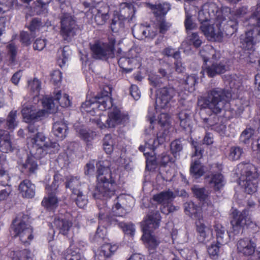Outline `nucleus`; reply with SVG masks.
<instances>
[{
    "label": "nucleus",
    "mask_w": 260,
    "mask_h": 260,
    "mask_svg": "<svg viewBox=\"0 0 260 260\" xmlns=\"http://www.w3.org/2000/svg\"><path fill=\"white\" fill-rule=\"evenodd\" d=\"M225 21L221 23L223 32L228 36H232L237 29V23L236 21L230 20L226 21V19L223 17Z\"/></svg>",
    "instance_id": "obj_33"
},
{
    "label": "nucleus",
    "mask_w": 260,
    "mask_h": 260,
    "mask_svg": "<svg viewBox=\"0 0 260 260\" xmlns=\"http://www.w3.org/2000/svg\"><path fill=\"white\" fill-rule=\"evenodd\" d=\"M50 191V190H49ZM49 192L47 197H45L42 202V205L48 210H53L58 206V200L56 194Z\"/></svg>",
    "instance_id": "obj_31"
},
{
    "label": "nucleus",
    "mask_w": 260,
    "mask_h": 260,
    "mask_svg": "<svg viewBox=\"0 0 260 260\" xmlns=\"http://www.w3.org/2000/svg\"><path fill=\"white\" fill-rule=\"evenodd\" d=\"M232 215L233 219L231 223L235 234H239L244 225H248L250 222L246 210H244L242 212L235 210L233 212Z\"/></svg>",
    "instance_id": "obj_16"
},
{
    "label": "nucleus",
    "mask_w": 260,
    "mask_h": 260,
    "mask_svg": "<svg viewBox=\"0 0 260 260\" xmlns=\"http://www.w3.org/2000/svg\"><path fill=\"white\" fill-rule=\"evenodd\" d=\"M54 226L59 230V233L67 235L72 226V223L66 219H55L53 222Z\"/></svg>",
    "instance_id": "obj_29"
},
{
    "label": "nucleus",
    "mask_w": 260,
    "mask_h": 260,
    "mask_svg": "<svg viewBox=\"0 0 260 260\" xmlns=\"http://www.w3.org/2000/svg\"><path fill=\"white\" fill-rule=\"evenodd\" d=\"M109 16L107 12H103L102 9L97 10L94 20L98 25H103L109 19Z\"/></svg>",
    "instance_id": "obj_54"
},
{
    "label": "nucleus",
    "mask_w": 260,
    "mask_h": 260,
    "mask_svg": "<svg viewBox=\"0 0 260 260\" xmlns=\"http://www.w3.org/2000/svg\"><path fill=\"white\" fill-rule=\"evenodd\" d=\"M254 133V129L251 128H247L244 130L240 137V142L244 144H248L250 139Z\"/></svg>",
    "instance_id": "obj_55"
},
{
    "label": "nucleus",
    "mask_w": 260,
    "mask_h": 260,
    "mask_svg": "<svg viewBox=\"0 0 260 260\" xmlns=\"http://www.w3.org/2000/svg\"><path fill=\"white\" fill-rule=\"evenodd\" d=\"M128 120V116L121 112L116 107H113L109 113L108 118L105 115H100V118L92 119L94 123L101 129L106 127H114L116 125L123 123Z\"/></svg>",
    "instance_id": "obj_7"
},
{
    "label": "nucleus",
    "mask_w": 260,
    "mask_h": 260,
    "mask_svg": "<svg viewBox=\"0 0 260 260\" xmlns=\"http://www.w3.org/2000/svg\"><path fill=\"white\" fill-rule=\"evenodd\" d=\"M160 219V215L157 211H152L147 215L141 222L144 238H147L148 235H151V232L158 228Z\"/></svg>",
    "instance_id": "obj_14"
},
{
    "label": "nucleus",
    "mask_w": 260,
    "mask_h": 260,
    "mask_svg": "<svg viewBox=\"0 0 260 260\" xmlns=\"http://www.w3.org/2000/svg\"><path fill=\"white\" fill-rule=\"evenodd\" d=\"M135 14L133 5L128 3H121L119 6V14H117L121 20H132Z\"/></svg>",
    "instance_id": "obj_23"
},
{
    "label": "nucleus",
    "mask_w": 260,
    "mask_h": 260,
    "mask_svg": "<svg viewBox=\"0 0 260 260\" xmlns=\"http://www.w3.org/2000/svg\"><path fill=\"white\" fill-rule=\"evenodd\" d=\"M232 98L231 91L228 89L220 87L212 88L207 92L205 96L200 103L202 108L209 109L215 115H210L208 118L203 119L205 126L211 127L219 133H224L225 125L218 123V117L216 114L220 113L224 110L225 105Z\"/></svg>",
    "instance_id": "obj_1"
},
{
    "label": "nucleus",
    "mask_w": 260,
    "mask_h": 260,
    "mask_svg": "<svg viewBox=\"0 0 260 260\" xmlns=\"http://www.w3.org/2000/svg\"><path fill=\"white\" fill-rule=\"evenodd\" d=\"M28 141L31 155L38 158L44 156L50 148L55 147L56 145V143H52L42 133H37L32 138H28Z\"/></svg>",
    "instance_id": "obj_6"
},
{
    "label": "nucleus",
    "mask_w": 260,
    "mask_h": 260,
    "mask_svg": "<svg viewBox=\"0 0 260 260\" xmlns=\"http://www.w3.org/2000/svg\"><path fill=\"white\" fill-rule=\"evenodd\" d=\"M7 49L8 51V54L9 56V64L14 65L16 61L17 48L13 42H10L7 46Z\"/></svg>",
    "instance_id": "obj_39"
},
{
    "label": "nucleus",
    "mask_w": 260,
    "mask_h": 260,
    "mask_svg": "<svg viewBox=\"0 0 260 260\" xmlns=\"http://www.w3.org/2000/svg\"><path fill=\"white\" fill-rule=\"evenodd\" d=\"M80 182L78 177H71L69 178L66 182V187L70 188L72 190V194L79 193L81 190L79 187L80 186Z\"/></svg>",
    "instance_id": "obj_36"
},
{
    "label": "nucleus",
    "mask_w": 260,
    "mask_h": 260,
    "mask_svg": "<svg viewBox=\"0 0 260 260\" xmlns=\"http://www.w3.org/2000/svg\"><path fill=\"white\" fill-rule=\"evenodd\" d=\"M13 229L15 234V236L19 237L22 243L29 244L32 239V230L29 224L23 221L16 223L15 220L13 223Z\"/></svg>",
    "instance_id": "obj_15"
},
{
    "label": "nucleus",
    "mask_w": 260,
    "mask_h": 260,
    "mask_svg": "<svg viewBox=\"0 0 260 260\" xmlns=\"http://www.w3.org/2000/svg\"><path fill=\"white\" fill-rule=\"evenodd\" d=\"M201 56L203 58L204 62H207L209 58L210 55H212L214 57L215 56V50L210 46H206L203 48L200 52Z\"/></svg>",
    "instance_id": "obj_53"
},
{
    "label": "nucleus",
    "mask_w": 260,
    "mask_h": 260,
    "mask_svg": "<svg viewBox=\"0 0 260 260\" xmlns=\"http://www.w3.org/2000/svg\"><path fill=\"white\" fill-rule=\"evenodd\" d=\"M71 53V51L68 46H65L58 50L57 62L60 67H62L66 64Z\"/></svg>",
    "instance_id": "obj_35"
},
{
    "label": "nucleus",
    "mask_w": 260,
    "mask_h": 260,
    "mask_svg": "<svg viewBox=\"0 0 260 260\" xmlns=\"http://www.w3.org/2000/svg\"><path fill=\"white\" fill-rule=\"evenodd\" d=\"M72 198L75 200L77 205L81 208H84L87 204V197L81 190L79 191V193L72 194Z\"/></svg>",
    "instance_id": "obj_43"
},
{
    "label": "nucleus",
    "mask_w": 260,
    "mask_h": 260,
    "mask_svg": "<svg viewBox=\"0 0 260 260\" xmlns=\"http://www.w3.org/2000/svg\"><path fill=\"white\" fill-rule=\"evenodd\" d=\"M106 233L107 230L104 226L102 228L99 226L92 238V241L99 244L102 243L105 238Z\"/></svg>",
    "instance_id": "obj_49"
},
{
    "label": "nucleus",
    "mask_w": 260,
    "mask_h": 260,
    "mask_svg": "<svg viewBox=\"0 0 260 260\" xmlns=\"http://www.w3.org/2000/svg\"><path fill=\"white\" fill-rule=\"evenodd\" d=\"M123 20H121L118 16L114 15L111 24V28L113 32H118L120 28L123 27Z\"/></svg>",
    "instance_id": "obj_58"
},
{
    "label": "nucleus",
    "mask_w": 260,
    "mask_h": 260,
    "mask_svg": "<svg viewBox=\"0 0 260 260\" xmlns=\"http://www.w3.org/2000/svg\"><path fill=\"white\" fill-rule=\"evenodd\" d=\"M190 173L192 176L196 179L200 177L204 174L203 166L199 160H194L191 163L190 168Z\"/></svg>",
    "instance_id": "obj_34"
},
{
    "label": "nucleus",
    "mask_w": 260,
    "mask_h": 260,
    "mask_svg": "<svg viewBox=\"0 0 260 260\" xmlns=\"http://www.w3.org/2000/svg\"><path fill=\"white\" fill-rule=\"evenodd\" d=\"M216 234L217 244L223 245L227 244L230 239L228 231L220 223H216L214 226Z\"/></svg>",
    "instance_id": "obj_22"
},
{
    "label": "nucleus",
    "mask_w": 260,
    "mask_h": 260,
    "mask_svg": "<svg viewBox=\"0 0 260 260\" xmlns=\"http://www.w3.org/2000/svg\"><path fill=\"white\" fill-rule=\"evenodd\" d=\"M194 195L200 201H204L208 196L209 192L203 187L194 185L191 188Z\"/></svg>",
    "instance_id": "obj_42"
},
{
    "label": "nucleus",
    "mask_w": 260,
    "mask_h": 260,
    "mask_svg": "<svg viewBox=\"0 0 260 260\" xmlns=\"http://www.w3.org/2000/svg\"><path fill=\"white\" fill-rule=\"evenodd\" d=\"M47 110L44 109L37 110L35 106L23 105L21 110L22 114L25 121L31 120H38L44 117Z\"/></svg>",
    "instance_id": "obj_17"
},
{
    "label": "nucleus",
    "mask_w": 260,
    "mask_h": 260,
    "mask_svg": "<svg viewBox=\"0 0 260 260\" xmlns=\"http://www.w3.org/2000/svg\"><path fill=\"white\" fill-rule=\"evenodd\" d=\"M203 219L196 221L197 230L199 234V240L204 242L209 240L212 237V230L203 222Z\"/></svg>",
    "instance_id": "obj_20"
},
{
    "label": "nucleus",
    "mask_w": 260,
    "mask_h": 260,
    "mask_svg": "<svg viewBox=\"0 0 260 260\" xmlns=\"http://www.w3.org/2000/svg\"><path fill=\"white\" fill-rule=\"evenodd\" d=\"M147 27L143 25H135L133 28V34L136 39L143 40L146 38Z\"/></svg>",
    "instance_id": "obj_40"
},
{
    "label": "nucleus",
    "mask_w": 260,
    "mask_h": 260,
    "mask_svg": "<svg viewBox=\"0 0 260 260\" xmlns=\"http://www.w3.org/2000/svg\"><path fill=\"white\" fill-rule=\"evenodd\" d=\"M238 253L244 256L252 255L255 252L256 244L248 238L240 239L237 243Z\"/></svg>",
    "instance_id": "obj_18"
},
{
    "label": "nucleus",
    "mask_w": 260,
    "mask_h": 260,
    "mask_svg": "<svg viewBox=\"0 0 260 260\" xmlns=\"http://www.w3.org/2000/svg\"><path fill=\"white\" fill-rule=\"evenodd\" d=\"M31 254L27 249H23L21 251H18L14 252V256L12 260H32Z\"/></svg>",
    "instance_id": "obj_47"
},
{
    "label": "nucleus",
    "mask_w": 260,
    "mask_h": 260,
    "mask_svg": "<svg viewBox=\"0 0 260 260\" xmlns=\"http://www.w3.org/2000/svg\"><path fill=\"white\" fill-rule=\"evenodd\" d=\"M127 203V199L124 196L121 195L117 198L112 208L113 215L108 214L107 209L105 208L100 209L98 216L99 224L106 222L109 225H117L126 234L133 236L135 230L134 225L133 224H126L121 220L126 213L127 208L130 207Z\"/></svg>",
    "instance_id": "obj_2"
},
{
    "label": "nucleus",
    "mask_w": 260,
    "mask_h": 260,
    "mask_svg": "<svg viewBox=\"0 0 260 260\" xmlns=\"http://www.w3.org/2000/svg\"><path fill=\"white\" fill-rule=\"evenodd\" d=\"M110 165L108 160L96 164L97 184L93 194L95 199H108L114 194L117 185L111 176Z\"/></svg>",
    "instance_id": "obj_3"
},
{
    "label": "nucleus",
    "mask_w": 260,
    "mask_h": 260,
    "mask_svg": "<svg viewBox=\"0 0 260 260\" xmlns=\"http://www.w3.org/2000/svg\"><path fill=\"white\" fill-rule=\"evenodd\" d=\"M67 131V126L65 123L58 121L54 123L52 132L58 140H62L66 137Z\"/></svg>",
    "instance_id": "obj_30"
},
{
    "label": "nucleus",
    "mask_w": 260,
    "mask_h": 260,
    "mask_svg": "<svg viewBox=\"0 0 260 260\" xmlns=\"http://www.w3.org/2000/svg\"><path fill=\"white\" fill-rule=\"evenodd\" d=\"M197 77L194 75H191L187 76L184 80L185 89L189 92H192L194 90V85L197 82Z\"/></svg>",
    "instance_id": "obj_45"
},
{
    "label": "nucleus",
    "mask_w": 260,
    "mask_h": 260,
    "mask_svg": "<svg viewBox=\"0 0 260 260\" xmlns=\"http://www.w3.org/2000/svg\"><path fill=\"white\" fill-rule=\"evenodd\" d=\"M232 88H238L242 84V77L236 75H230L226 77Z\"/></svg>",
    "instance_id": "obj_50"
},
{
    "label": "nucleus",
    "mask_w": 260,
    "mask_h": 260,
    "mask_svg": "<svg viewBox=\"0 0 260 260\" xmlns=\"http://www.w3.org/2000/svg\"><path fill=\"white\" fill-rule=\"evenodd\" d=\"M60 34L63 39L67 42L71 41L78 30L75 18L69 13H63L60 17Z\"/></svg>",
    "instance_id": "obj_9"
},
{
    "label": "nucleus",
    "mask_w": 260,
    "mask_h": 260,
    "mask_svg": "<svg viewBox=\"0 0 260 260\" xmlns=\"http://www.w3.org/2000/svg\"><path fill=\"white\" fill-rule=\"evenodd\" d=\"M202 7L203 8V11L209 13L212 18L215 17V19H218V15H220L221 17H223L222 12L214 3L210 2L205 3Z\"/></svg>",
    "instance_id": "obj_32"
},
{
    "label": "nucleus",
    "mask_w": 260,
    "mask_h": 260,
    "mask_svg": "<svg viewBox=\"0 0 260 260\" xmlns=\"http://www.w3.org/2000/svg\"><path fill=\"white\" fill-rule=\"evenodd\" d=\"M36 158H38L35 155H31L30 156H28L25 162L22 165V172L28 175L35 173L38 167Z\"/></svg>",
    "instance_id": "obj_26"
},
{
    "label": "nucleus",
    "mask_w": 260,
    "mask_h": 260,
    "mask_svg": "<svg viewBox=\"0 0 260 260\" xmlns=\"http://www.w3.org/2000/svg\"><path fill=\"white\" fill-rule=\"evenodd\" d=\"M13 149L11 141V136L9 133L0 129V150L3 153L11 152Z\"/></svg>",
    "instance_id": "obj_19"
},
{
    "label": "nucleus",
    "mask_w": 260,
    "mask_h": 260,
    "mask_svg": "<svg viewBox=\"0 0 260 260\" xmlns=\"http://www.w3.org/2000/svg\"><path fill=\"white\" fill-rule=\"evenodd\" d=\"M36 186L28 180H24L19 185V190L24 198H32L35 195Z\"/></svg>",
    "instance_id": "obj_21"
},
{
    "label": "nucleus",
    "mask_w": 260,
    "mask_h": 260,
    "mask_svg": "<svg viewBox=\"0 0 260 260\" xmlns=\"http://www.w3.org/2000/svg\"><path fill=\"white\" fill-rule=\"evenodd\" d=\"M226 71L225 64L221 62H213L210 66H208L202 71V73H206L210 77H213L217 75L223 73Z\"/></svg>",
    "instance_id": "obj_24"
},
{
    "label": "nucleus",
    "mask_w": 260,
    "mask_h": 260,
    "mask_svg": "<svg viewBox=\"0 0 260 260\" xmlns=\"http://www.w3.org/2000/svg\"><path fill=\"white\" fill-rule=\"evenodd\" d=\"M209 178V183L211 187L215 190H220L225 184L223 175L220 173H215L211 175Z\"/></svg>",
    "instance_id": "obj_28"
},
{
    "label": "nucleus",
    "mask_w": 260,
    "mask_h": 260,
    "mask_svg": "<svg viewBox=\"0 0 260 260\" xmlns=\"http://www.w3.org/2000/svg\"><path fill=\"white\" fill-rule=\"evenodd\" d=\"M187 40L189 41L190 44H192L196 48L199 47L202 43L200 37L196 32L188 34Z\"/></svg>",
    "instance_id": "obj_60"
},
{
    "label": "nucleus",
    "mask_w": 260,
    "mask_h": 260,
    "mask_svg": "<svg viewBox=\"0 0 260 260\" xmlns=\"http://www.w3.org/2000/svg\"><path fill=\"white\" fill-rule=\"evenodd\" d=\"M184 210L186 214L191 218L197 220H202L201 208L196 205L193 202H188L184 204Z\"/></svg>",
    "instance_id": "obj_25"
},
{
    "label": "nucleus",
    "mask_w": 260,
    "mask_h": 260,
    "mask_svg": "<svg viewBox=\"0 0 260 260\" xmlns=\"http://www.w3.org/2000/svg\"><path fill=\"white\" fill-rule=\"evenodd\" d=\"M180 125L184 129L190 125V115L186 111H182L178 114Z\"/></svg>",
    "instance_id": "obj_48"
},
{
    "label": "nucleus",
    "mask_w": 260,
    "mask_h": 260,
    "mask_svg": "<svg viewBox=\"0 0 260 260\" xmlns=\"http://www.w3.org/2000/svg\"><path fill=\"white\" fill-rule=\"evenodd\" d=\"M115 40L111 37L108 42H97L90 46L92 57L96 59L107 60L114 57Z\"/></svg>",
    "instance_id": "obj_8"
},
{
    "label": "nucleus",
    "mask_w": 260,
    "mask_h": 260,
    "mask_svg": "<svg viewBox=\"0 0 260 260\" xmlns=\"http://www.w3.org/2000/svg\"><path fill=\"white\" fill-rule=\"evenodd\" d=\"M142 239L146 242L147 246L149 251L154 250L159 244L158 240L151 234L148 235L147 238H144L143 236Z\"/></svg>",
    "instance_id": "obj_56"
},
{
    "label": "nucleus",
    "mask_w": 260,
    "mask_h": 260,
    "mask_svg": "<svg viewBox=\"0 0 260 260\" xmlns=\"http://www.w3.org/2000/svg\"><path fill=\"white\" fill-rule=\"evenodd\" d=\"M185 12V19L184 25L187 30H191L195 28L196 24L193 22L192 19V14L189 12V9H187V7H184Z\"/></svg>",
    "instance_id": "obj_52"
},
{
    "label": "nucleus",
    "mask_w": 260,
    "mask_h": 260,
    "mask_svg": "<svg viewBox=\"0 0 260 260\" xmlns=\"http://www.w3.org/2000/svg\"><path fill=\"white\" fill-rule=\"evenodd\" d=\"M118 64L121 68L127 72H131L132 70V68H128V65L132 63V61L129 59L127 56L120 57L118 61Z\"/></svg>",
    "instance_id": "obj_64"
},
{
    "label": "nucleus",
    "mask_w": 260,
    "mask_h": 260,
    "mask_svg": "<svg viewBox=\"0 0 260 260\" xmlns=\"http://www.w3.org/2000/svg\"><path fill=\"white\" fill-rule=\"evenodd\" d=\"M117 249V246L112 245L109 243L103 244L101 247V254L106 257H110Z\"/></svg>",
    "instance_id": "obj_44"
},
{
    "label": "nucleus",
    "mask_w": 260,
    "mask_h": 260,
    "mask_svg": "<svg viewBox=\"0 0 260 260\" xmlns=\"http://www.w3.org/2000/svg\"><path fill=\"white\" fill-rule=\"evenodd\" d=\"M212 18L209 13L203 11V8L202 7L198 13V19L201 25L203 23H208L207 22Z\"/></svg>",
    "instance_id": "obj_62"
},
{
    "label": "nucleus",
    "mask_w": 260,
    "mask_h": 260,
    "mask_svg": "<svg viewBox=\"0 0 260 260\" xmlns=\"http://www.w3.org/2000/svg\"><path fill=\"white\" fill-rule=\"evenodd\" d=\"M243 153L242 148L239 146L232 147L230 149L229 158L233 160H238Z\"/></svg>",
    "instance_id": "obj_59"
},
{
    "label": "nucleus",
    "mask_w": 260,
    "mask_h": 260,
    "mask_svg": "<svg viewBox=\"0 0 260 260\" xmlns=\"http://www.w3.org/2000/svg\"><path fill=\"white\" fill-rule=\"evenodd\" d=\"M170 5L168 3H158L152 7L154 14L156 16L165 15L170 10Z\"/></svg>",
    "instance_id": "obj_37"
},
{
    "label": "nucleus",
    "mask_w": 260,
    "mask_h": 260,
    "mask_svg": "<svg viewBox=\"0 0 260 260\" xmlns=\"http://www.w3.org/2000/svg\"><path fill=\"white\" fill-rule=\"evenodd\" d=\"M109 92L106 91V93H103L101 96H96L94 99L89 101H86L81 106L82 112H86L91 113L92 111L88 110L89 107H92V109H99L101 111H105L113 106L112 99L108 95L111 93L110 88L109 87Z\"/></svg>",
    "instance_id": "obj_10"
},
{
    "label": "nucleus",
    "mask_w": 260,
    "mask_h": 260,
    "mask_svg": "<svg viewBox=\"0 0 260 260\" xmlns=\"http://www.w3.org/2000/svg\"><path fill=\"white\" fill-rule=\"evenodd\" d=\"M171 153L175 158L179 157L180 153L183 150V144L180 140H175L170 144Z\"/></svg>",
    "instance_id": "obj_41"
},
{
    "label": "nucleus",
    "mask_w": 260,
    "mask_h": 260,
    "mask_svg": "<svg viewBox=\"0 0 260 260\" xmlns=\"http://www.w3.org/2000/svg\"><path fill=\"white\" fill-rule=\"evenodd\" d=\"M17 4V0H0V14L9 11Z\"/></svg>",
    "instance_id": "obj_51"
},
{
    "label": "nucleus",
    "mask_w": 260,
    "mask_h": 260,
    "mask_svg": "<svg viewBox=\"0 0 260 260\" xmlns=\"http://www.w3.org/2000/svg\"><path fill=\"white\" fill-rule=\"evenodd\" d=\"M176 94V90L172 87L166 86L159 88L157 93L156 107L160 109L170 108L174 102L173 98Z\"/></svg>",
    "instance_id": "obj_13"
},
{
    "label": "nucleus",
    "mask_w": 260,
    "mask_h": 260,
    "mask_svg": "<svg viewBox=\"0 0 260 260\" xmlns=\"http://www.w3.org/2000/svg\"><path fill=\"white\" fill-rule=\"evenodd\" d=\"M218 19H215L213 24L203 23L200 26V29L209 40L221 42L223 37V32L221 23L225 21L223 17L218 15Z\"/></svg>",
    "instance_id": "obj_11"
},
{
    "label": "nucleus",
    "mask_w": 260,
    "mask_h": 260,
    "mask_svg": "<svg viewBox=\"0 0 260 260\" xmlns=\"http://www.w3.org/2000/svg\"><path fill=\"white\" fill-rule=\"evenodd\" d=\"M71 101L68 94L58 91L54 96L45 97L42 100V104L47 112L54 113L58 108V104L62 107H67L71 105Z\"/></svg>",
    "instance_id": "obj_12"
},
{
    "label": "nucleus",
    "mask_w": 260,
    "mask_h": 260,
    "mask_svg": "<svg viewBox=\"0 0 260 260\" xmlns=\"http://www.w3.org/2000/svg\"><path fill=\"white\" fill-rule=\"evenodd\" d=\"M236 173L239 177V184L248 194L254 193L257 189L258 173L255 166L250 162H241L237 165Z\"/></svg>",
    "instance_id": "obj_5"
},
{
    "label": "nucleus",
    "mask_w": 260,
    "mask_h": 260,
    "mask_svg": "<svg viewBox=\"0 0 260 260\" xmlns=\"http://www.w3.org/2000/svg\"><path fill=\"white\" fill-rule=\"evenodd\" d=\"M12 191L11 186L0 185V201L7 200Z\"/></svg>",
    "instance_id": "obj_61"
},
{
    "label": "nucleus",
    "mask_w": 260,
    "mask_h": 260,
    "mask_svg": "<svg viewBox=\"0 0 260 260\" xmlns=\"http://www.w3.org/2000/svg\"><path fill=\"white\" fill-rule=\"evenodd\" d=\"M114 144V140L112 136L111 135H105L103 139V147L107 153H111L113 151Z\"/></svg>",
    "instance_id": "obj_46"
},
{
    "label": "nucleus",
    "mask_w": 260,
    "mask_h": 260,
    "mask_svg": "<svg viewBox=\"0 0 260 260\" xmlns=\"http://www.w3.org/2000/svg\"><path fill=\"white\" fill-rule=\"evenodd\" d=\"M58 177L55 175L54 176V180L51 185H47L46 187V190L47 193H49V190H50V194L54 193L56 194L57 192V188L59 185L58 184Z\"/></svg>",
    "instance_id": "obj_63"
},
{
    "label": "nucleus",
    "mask_w": 260,
    "mask_h": 260,
    "mask_svg": "<svg viewBox=\"0 0 260 260\" xmlns=\"http://www.w3.org/2000/svg\"><path fill=\"white\" fill-rule=\"evenodd\" d=\"M28 87L35 98L39 94L41 89V82L39 80L34 79L32 81L28 82Z\"/></svg>",
    "instance_id": "obj_57"
},
{
    "label": "nucleus",
    "mask_w": 260,
    "mask_h": 260,
    "mask_svg": "<svg viewBox=\"0 0 260 260\" xmlns=\"http://www.w3.org/2000/svg\"><path fill=\"white\" fill-rule=\"evenodd\" d=\"M251 16L244 22L245 26L252 28L240 36L242 47L248 51H253L254 46L260 42V3L252 8Z\"/></svg>",
    "instance_id": "obj_4"
},
{
    "label": "nucleus",
    "mask_w": 260,
    "mask_h": 260,
    "mask_svg": "<svg viewBox=\"0 0 260 260\" xmlns=\"http://www.w3.org/2000/svg\"><path fill=\"white\" fill-rule=\"evenodd\" d=\"M18 125L17 120V111H11L8 115L6 121V125L10 131L14 130Z\"/></svg>",
    "instance_id": "obj_38"
},
{
    "label": "nucleus",
    "mask_w": 260,
    "mask_h": 260,
    "mask_svg": "<svg viewBox=\"0 0 260 260\" xmlns=\"http://www.w3.org/2000/svg\"><path fill=\"white\" fill-rule=\"evenodd\" d=\"M175 198V195L170 190L162 191L153 196V200L161 204V206L171 203Z\"/></svg>",
    "instance_id": "obj_27"
}]
</instances>
